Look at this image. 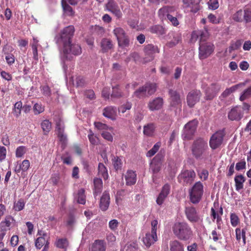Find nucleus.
I'll return each mask as SVG.
<instances>
[{"label":"nucleus","instance_id":"nucleus-2","mask_svg":"<svg viewBox=\"0 0 251 251\" xmlns=\"http://www.w3.org/2000/svg\"><path fill=\"white\" fill-rule=\"evenodd\" d=\"M173 230L177 238L182 241H187L192 236V231L191 227L185 223L175 224Z\"/></svg>","mask_w":251,"mask_h":251},{"label":"nucleus","instance_id":"nucleus-5","mask_svg":"<svg viewBox=\"0 0 251 251\" xmlns=\"http://www.w3.org/2000/svg\"><path fill=\"white\" fill-rule=\"evenodd\" d=\"M156 90V86L154 83H147L140 87L134 92V96L141 99L149 97L153 94Z\"/></svg>","mask_w":251,"mask_h":251},{"label":"nucleus","instance_id":"nucleus-44","mask_svg":"<svg viewBox=\"0 0 251 251\" xmlns=\"http://www.w3.org/2000/svg\"><path fill=\"white\" fill-rule=\"evenodd\" d=\"M26 151L27 149L25 147L23 146H19L16 150V156L18 158H21L24 156Z\"/></svg>","mask_w":251,"mask_h":251},{"label":"nucleus","instance_id":"nucleus-13","mask_svg":"<svg viewBox=\"0 0 251 251\" xmlns=\"http://www.w3.org/2000/svg\"><path fill=\"white\" fill-rule=\"evenodd\" d=\"M196 177V174L193 170H185L178 176L179 181L184 184H191Z\"/></svg>","mask_w":251,"mask_h":251},{"label":"nucleus","instance_id":"nucleus-35","mask_svg":"<svg viewBox=\"0 0 251 251\" xmlns=\"http://www.w3.org/2000/svg\"><path fill=\"white\" fill-rule=\"evenodd\" d=\"M30 46H31L33 50V57L34 59H37L38 56L37 48L39 46V41L36 38L33 37L32 41L30 43Z\"/></svg>","mask_w":251,"mask_h":251},{"label":"nucleus","instance_id":"nucleus-38","mask_svg":"<svg viewBox=\"0 0 251 251\" xmlns=\"http://www.w3.org/2000/svg\"><path fill=\"white\" fill-rule=\"evenodd\" d=\"M98 174L99 176L102 177L104 179L108 178L107 170L105 166L102 163H99L98 166Z\"/></svg>","mask_w":251,"mask_h":251},{"label":"nucleus","instance_id":"nucleus-10","mask_svg":"<svg viewBox=\"0 0 251 251\" xmlns=\"http://www.w3.org/2000/svg\"><path fill=\"white\" fill-rule=\"evenodd\" d=\"M222 88V85L219 83H211L204 91V99L206 100H213Z\"/></svg>","mask_w":251,"mask_h":251},{"label":"nucleus","instance_id":"nucleus-29","mask_svg":"<svg viewBox=\"0 0 251 251\" xmlns=\"http://www.w3.org/2000/svg\"><path fill=\"white\" fill-rule=\"evenodd\" d=\"M149 31L153 34H156L158 36L163 35L166 33V29L162 25H154L151 26Z\"/></svg>","mask_w":251,"mask_h":251},{"label":"nucleus","instance_id":"nucleus-33","mask_svg":"<svg viewBox=\"0 0 251 251\" xmlns=\"http://www.w3.org/2000/svg\"><path fill=\"white\" fill-rule=\"evenodd\" d=\"M244 83H240L233 86L229 88H226L221 94V98H226L230 95L232 93L235 92L240 86L244 85Z\"/></svg>","mask_w":251,"mask_h":251},{"label":"nucleus","instance_id":"nucleus-41","mask_svg":"<svg viewBox=\"0 0 251 251\" xmlns=\"http://www.w3.org/2000/svg\"><path fill=\"white\" fill-rule=\"evenodd\" d=\"M55 245L58 248L66 249L68 246V242L66 238H60L56 241Z\"/></svg>","mask_w":251,"mask_h":251},{"label":"nucleus","instance_id":"nucleus-58","mask_svg":"<svg viewBox=\"0 0 251 251\" xmlns=\"http://www.w3.org/2000/svg\"><path fill=\"white\" fill-rule=\"evenodd\" d=\"M132 104L129 102H126L125 104L121 105L119 108V111L124 113L127 110H130L131 108Z\"/></svg>","mask_w":251,"mask_h":251},{"label":"nucleus","instance_id":"nucleus-27","mask_svg":"<svg viewBox=\"0 0 251 251\" xmlns=\"http://www.w3.org/2000/svg\"><path fill=\"white\" fill-rule=\"evenodd\" d=\"M94 195L95 197L98 196L102 190V181L100 178H95L94 179Z\"/></svg>","mask_w":251,"mask_h":251},{"label":"nucleus","instance_id":"nucleus-24","mask_svg":"<svg viewBox=\"0 0 251 251\" xmlns=\"http://www.w3.org/2000/svg\"><path fill=\"white\" fill-rule=\"evenodd\" d=\"M208 36V32L206 30L201 31L197 30L194 31L191 34V41L192 42H195L198 39L200 38V42L202 40H205V38Z\"/></svg>","mask_w":251,"mask_h":251},{"label":"nucleus","instance_id":"nucleus-3","mask_svg":"<svg viewBox=\"0 0 251 251\" xmlns=\"http://www.w3.org/2000/svg\"><path fill=\"white\" fill-rule=\"evenodd\" d=\"M75 28L73 25H69L64 28L60 34L55 37L57 43L63 45V47H67L68 44L71 43L72 38L74 36Z\"/></svg>","mask_w":251,"mask_h":251},{"label":"nucleus","instance_id":"nucleus-40","mask_svg":"<svg viewBox=\"0 0 251 251\" xmlns=\"http://www.w3.org/2000/svg\"><path fill=\"white\" fill-rule=\"evenodd\" d=\"M22 102L21 101H17L14 104L13 112L16 117H19L21 114V108H22Z\"/></svg>","mask_w":251,"mask_h":251},{"label":"nucleus","instance_id":"nucleus-54","mask_svg":"<svg viewBox=\"0 0 251 251\" xmlns=\"http://www.w3.org/2000/svg\"><path fill=\"white\" fill-rule=\"evenodd\" d=\"M251 96V86L244 91L240 97V100L243 101Z\"/></svg>","mask_w":251,"mask_h":251},{"label":"nucleus","instance_id":"nucleus-9","mask_svg":"<svg viewBox=\"0 0 251 251\" xmlns=\"http://www.w3.org/2000/svg\"><path fill=\"white\" fill-rule=\"evenodd\" d=\"M197 125L198 121L196 120L191 121L185 125L182 134L184 139L190 140L192 138L197 128Z\"/></svg>","mask_w":251,"mask_h":251},{"label":"nucleus","instance_id":"nucleus-57","mask_svg":"<svg viewBox=\"0 0 251 251\" xmlns=\"http://www.w3.org/2000/svg\"><path fill=\"white\" fill-rule=\"evenodd\" d=\"M119 223L116 219H113L109 221V227L113 231H116L117 229Z\"/></svg>","mask_w":251,"mask_h":251},{"label":"nucleus","instance_id":"nucleus-23","mask_svg":"<svg viewBox=\"0 0 251 251\" xmlns=\"http://www.w3.org/2000/svg\"><path fill=\"white\" fill-rule=\"evenodd\" d=\"M110 203L109 194L105 191L100 198V207L102 211H105L109 207Z\"/></svg>","mask_w":251,"mask_h":251},{"label":"nucleus","instance_id":"nucleus-6","mask_svg":"<svg viewBox=\"0 0 251 251\" xmlns=\"http://www.w3.org/2000/svg\"><path fill=\"white\" fill-rule=\"evenodd\" d=\"M214 46L210 43L201 42L199 49V56L202 60L207 58L214 51Z\"/></svg>","mask_w":251,"mask_h":251},{"label":"nucleus","instance_id":"nucleus-37","mask_svg":"<svg viewBox=\"0 0 251 251\" xmlns=\"http://www.w3.org/2000/svg\"><path fill=\"white\" fill-rule=\"evenodd\" d=\"M145 51L147 54L152 55L154 53L159 52V50L157 46L152 44H148L145 47Z\"/></svg>","mask_w":251,"mask_h":251},{"label":"nucleus","instance_id":"nucleus-42","mask_svg":"<svg viewBox=\"0 0 251 251\" xmlns=\"http://www.w3.org/2000/svg\"><path fill=\"white\" fill-rule=\"evenodd\" d=\"M41 126L45 134L48 133L51 128V124L48 120H45L43 121L41 123Z\"/></svg>","mask_w":251,"mask_h":251},{"label":"nucleus","instance_id":"nucleus-19","mask_svg":"<svg viewBox=\"0 0 251 251\" xmlns=\"http://www.w3.org/2000/svg\"><path fill=\"white\" fill-rule=\"evenodd\" d=\"M176 8L173 6H164L158 10V16L162 19H166L168 18L169 15L175 12Z\"/></svg>","mask_w":251,"mask_h":251},{"label":"nucleus","instance_id":"nucleus-48","mask_svg":"<svg viewBox=\"0 0 251 251\" xmlns=\"http://www.w3.org/2000/svg\"><path fill=\"white\" fill-rule=\"evenodd\" d=\"M243 14V11L242 9H240L232 15V19L237 22H243V17L242 15Z\"/></svg>","mask_w":251,"mask_h":251},{"label":"nucleus","instance_id":"nucleus-34","mask_svg":"<svg viewBox=\"0 0 251 251\" xmlns=\"http://www.w3.org/2000/svg\"><path fill=\"white\" fill-rule=\"evenodd\" d=\"M161 163H156L151 161L150 164V169L152 173V178L154 179L156 176L155 175L157 174L161 169Z\"/></svg>","mask_w":251,"mask_h":251},{"label":"nucleus","instance_id":"nucleus-16","mask_svg":"<svg viewBox=\"0 0 251 251\" xmlns=\"http://www.w3.org/2000/svg\"><path fill=\"white\" fill-rule=\"evenodd\" d=\"M243 107L236 106L229 112L228 117L231 121H239L243 117Z\"/></svg>","mask_w":251,"mask_h":251},{"label":"nucleus","instance_id":"nucleus-50","mask_svg":"<svg viewBox=\"0 0 251 251\" xmlns=\"http://www.w3.org/2000/svg\"><path fill=\"white\" fill-rule=\"evenodd\" d=\"M230 223L232 226H236L240 222L238 216L234 213H231L230 215Z\"/></svg>","mask_w":251,"mask_h":251},{"label":"nucleus","instance_id":"nucleus-18","mask_svg":"<svg viewBox=\"0 0 251 251\" xmlns=\"http://www.w3.org/2000/svg\"><path fill=\"white\" fill-rule=\"evenodd\" d=\"M170 190V186L169 184H166L163 186L156 199V202L158 205H161L163 203L164 200L169 195Z\"/></svg>","mask_w":251,"mask_h":251},{"label":"nucleus","instance_id":"nucleus-4","mask_svg":"<svg viewBox=\"0 0 251 251\" xmlns=\"http://www.w3.org/2000/svg\"><path fill=\"white\" fill-rule=\"evenodd\" d=\"M203 193V186L202 184L198 181L196 182L189 192L190 201L194 204L199 202Z\"/></svg>","mask_w":251,"mask_h":251},{"label":"nucleus","instance_id":"nucleus-28","mask_svg":"<svg viewBox=\"0 0 251 251\" xmlns=\"http://www.w3.org/2000/svg\"><path fill=\"white\" fill-rule=\"evenodd\" d=\"M169 246L170 251H184L183 244L176 240L171 241Z\"/></svg>","mask_w":251,"mask_h":251},{"label":"nucleus","instance_id":"nucleus-14","mask_svg":"<svg viewBox=\"0 0 251 251\" xmlns=\"http://www.w3.org/2000/svg\"><path fill=\"white\" fill-rule=\"evenodd\" d=\"M185 213L187 218L192 223H197L201 220L196 208L193 206L186 207Z\"/></svg>","mask_w":251,"mask_h":251},{"label":"nucleus","instance_id":"nucleus-53","mask_svg":"<svg viewBox=\"0 0 251 251\" xmlns=\"http://www.w3.org/2000/svg\"><path fill=\"white\" fill-rule=\"evenodd\" d=\"M160 147V144L159 143H156L153 147L148 151L147 156L148 157H151L154 155L155 153L158 151Z\"/></svg>","mask_w":251,"mask_h":251},{"label":"nucleus","instance_id":"nucleus-56","mask_svg":"<svg viewBox=\"0 0 251 251\" xmlns=\"http://www.w3.org/2000/svg\"><path fill=\"white\" fill-rule=\"evenodd\" d=\"M90 142L93 145H96L98 142V138L94 135L91 130L89 131L88 135Z\"/></svg>","mask_w":251,"mask_h":251},{"label":"nucleus","instance_id":"nucleus-60","mask_svg":"<svg viewBox=\"0 0 251 251\" xmlns=\"http://www.w3.org/2000/svg\"><path fill=\"white\" fill-rule=\"evenodd\" d=\"M209 9L215 10L219 7V2L218 0H209L208 2Z\"/></svg>","mask_w":251,"mask_h":251},{"label":"nucleus","instance_id":"nucleus-55","mask_svg":"<svg viewBox=\"0 0 251 251\" xmlns=\"http://www.w3.org/2000/svg\"><path fill=\"white\" fill-rule=\"evenodd\" d=\"M180 40L181 36L178 34H176L174 36L173 40L168 42L167 43V45L169 47H172L176 45L177 44H178V42L180 41Z\"/></svg>","mask_w":251,"mask_h":251},{"label":"nucleus","instance_id":"nucleus-12","mask_svg":"<svg viewBox=\"0 0 251 251\" xmlns=\"http://www.w3.org/2000/svg\"><path fill=\"white\" fill-rule=\"evenodd\" d=\"M105 9L112 13L117 19L122 17L123 14L118 4L114 0H108Z\"/></svg>","mask_w":251,"mask_h":251},{"label":"nucleus","instance_id":"nucleus-17","mask_svg":"<svg viewBox=\"0 0 251 251\" xmlns=\"http://www.w3.org/2000/svg\"><path fill=\"white\" fill-rule=\"evenodd\" d=\"M157 240V236L156 233L148 232L147 233L144 237H143L142 241L144 244L149 248L151 245L153 244Z\"/></svg>","mask_w":251,"mask_h":251},{"label":"nucleus","instance_id":"nucleus-8","mask_svg":"<svg viewBox=\"0 0 251 251\" xmlns=\"http://www.w3.org/2000/svg\"><path fill=\"white\" fill-rule=\"evenodd\" d=\"M225 133L223 130H219L214 133L210 137L209 146L212 150H215L221 146L223 142Z\"/></svg>","mask_w":251,"mask_h":251},{"label":"nucleus","instance_id":"nucleus-62","mask_svg":"<svg viewBox=\"0 0 251 251\" xmlns=\"http://www.w3.org/2000/svg\"><path fill=\"white\" fill-rule=\"evenodd\" d=\"M14 221V219L13 217H12L10 216H6L4 220L2 221H1L0 223H2V224L4 225L5 226H6L7 227H9L11 223Z\"/></svg>","mask_w":251,"mask_h":251},{"label":"nucleus","instance_id":"nucleus-7","mask_svg":"<svg viewBox=\"0 0 251 251\" xmlns=\"http://www.w3.org/2000/svg\"><path fill=\"white\" fill-rule=\"evenodd\" d=\"M113 33L117 38L120 46L128 47L129 45V39L125 31L118 27L113 30Z\"/></svg>","mask_w":251,"mask_h":251},{"label":"nucleus","instance_id":"nucleus-43","mask_svg":"<svg viewBox=\"0 0 251 251\" xmlns=\"http://www.w3.org/2000/svg\"><path fill=\"white\" fill-rule=\"evenodd\" d=\"M64 128L65 126L63 121L60 118H59L58 120L56 121L55 130L56 131L57 134L59 133L64 132Z\"/></svg>","mask_w":251,"mask_h":251},{"label":"nucleus","instance_id":"nucleus-45","mask_svg":"<svg viewBox=\"0 0 251 251\" xmlns=\"http://www.w3.org/2000/svg\"><path fill=\"white\" fill-rule=\"evenodd\" d=\"M44 106L40 103H36L33 107V111L35 115L39 114L44 112Z\"/></svg>","mask_w":251,"mask_h":251},{"label":"nucleus","instance_id":"nucleus-31","mask_svg":"<svg viewBox=\"0 0 251 251\" xmlns=\"http://www.w3.org/2000/svg\"><path fill=\"white\" fill-rule=\"evenodd\" d=\"M101 50L103 52H107L113 47L112 41L108 39H103L100 43Z\"/></svg>","mask_w":251,"mask_h":251},{"label":"nucleus","instance_id":"nucleus-49","mask_svg":"<svg viewBox=\"0 0 251 251\" xmlns=\"http://www.w3.org/2000/svg\"><path fill=\"white\" fill-rule=\"evenodd\" d=\"M113 164L114 168L116 170L121 169L122 167V161L121 159L119 157H114L112 159Z\"/></svg>","mask_w":251,"mask_h":251},{"label":"nucleus","instance_id":"nucleus-1","mask_svg":"<svg viewBox=\"0 0 251 251\" xmlns=\"http://www.w3.org/2000/svg\"><path fill=\"white\" fill-rule=\"evenodd\" d=\"M208 150L207 141L201 138L195 140L191 147L193 156L196 159L200 160L207 157Z\"/></svg>","mask_w":251,"mask_h":251},{"label":"nucleus","instance_id":"nucleus-52","mask_svg":"<svg viewBox=\"0 0 251 251\" xmlns=\"http://www.w3.org/2000/svg\"><path fill=\"white\" fill-rule=\"evenodd\" d=\"M47 242L44 237H39L35 241V245L37 249H40Z\"/></svg>","mask_w":251,"mask_h":251},{"label":"nucleus","instance_id":"nucleus-26","mask_svg":"<svg viewBox=\"0 0 251 251\" xmlns=\"http://www.w3.org/2000/svg\"><path fill=\"white\" fill-rule=\"evenodd\" d=\"M125 179L126 184L127 185H132L136 183V175L135 172L133 171H128L125 175Z\"/></svg>","mask_w":251,"mask_h":251},{"label":"nucleus","instance_id":"nucleus-61","mask_svg":"<svg viewBox=\"0 0 251 251\" xmlns=\"http://www.w3.org/2000/svg\"><path fill=\"white\" fill-rule=\"evenodd\" d=\"M244 21L246 23L251 22V10L249 9H244Z\"/></svg>","mask_w":251,"mask_h":251},{"label":"nucleus","instance_id":"nucleus-32","mask_svg":"<svg viewBox=\"0 0 251 251\" xmlns=\"http://www.w3.org/2000/svg\"><path fill=\"white\" fill-rule=\"evenodd\" d=\"M236 190L239 191L243 188V183L245 181L244 176L242 175L236 176L234 178Z\"/></svg>","mask_w":251,"mask_h":251},{"label":"nucleus","instance_id":"nucleus-51","mask_svg":"<svg viewBox=\"0 0 251 251\" xmlns=\"http://www.w3.org/2000/svg\"><path fill=\"white\" fill-rule=\"evenodd\" d=\"M25 205V202L23 199L19 200L17 202H15L14 208L15 211H20L24 209Z\"/></svg>","mask_w":251,"mask_h":251},{"label":"nucleus","instance_id":"nucleus-63","mask_svg":"<svg viewBox=\"0 0 251 251\" xmlns=\"http://www.w3.org/2000/svg\"><path fill=\"white\" fill-rule=\"evenodd\" d=\"M174 26H177L179 25V22L176 16L173 15H169L168 18L167 19Z\"/></svg>","mask_w":251,"mask_h":251},{"label":"nucleus","instance_id":"nucleus-59","mask_svg":"<svg viewBox=\"0 0 251 251\" xmlns=\"http://www.w3.org/2000/svg\"><path fill=\"white\" fill-rule=\"evenodd\" d=\"M242 45V42L240 40L236 41L235 43L231 44L229 48V51L231 52L232 50L239 49Z\"/></svg>","mask_w":251,"mask_h":251},{"label":"nucleus","instance_id":"nucleus-64","mask_svg":"<svg viewBox=\"0 0 251 251\" xmlns=\"http://www.w3.org/2000/svg\"><path fill=\"white\" fill-rule=\"evenodd\" d=\"M30 166V162L28 160H24L21 164H20V168L22 169L23 172L26 171Z\"/></svg>","mask_w":251,"mask_h":251},{"label":"nucleus","instance_id":"nucleus-21","mask_svg":"<svg viewBox=\"0 0 251 251\" xmlns=\"http://www.w3.org/2000/svg\"><path fill=\"white\" fill-rule=\"evenodd\" d=\"M184 5L188 8L190 11L196 13L200 9V5L198 0H183Z\"/></svg>","mask_w":251,"mask_h":251},{"label":"nucleus","instance_id":"nucleus-15","mask_svg":"<svg viewBox=\"0 0 251 251\" xmlns=\"http://www.w3.org/2000/svg\"><path fill=\"white\" fill-rule=\"evenodd\" d=\"M201 96L199 90H193L190 92L187 97V102L190 107H193L198 102Z\"/></svg>","mask_w":251,"mask_h":251},{"label":"nucleus","instance_id":"nucleus-47","mask_svg":"<svg viewBox=\"0 0 251 251\" xmlns=\"http://www.w3.org/2000/svg\"><path fill=\"white\" fill-rule=\"evenodd\" d=\"M95 127L100 130L102 131H105L108 130H111L112 127L108 126L105 124H103L100 122H95L94 123Z\"/></svg>","mask_w":251,"mask_h":251},{"label":"nucleus","instance_id":"nucleus-36","mask_svg":"<svg viewBox=\"0 0 251 251\" xmlns=\"http://www.w3.org/2000/svg\"><path fill=\"white\" fill-rule=\"evenodd\" d=\"M155 126L153 123L149 124L144 126V134L147 136H151L154 131Z\"/></svg>","mask_w":251,"mask_h":251},{"label":"nucleus","instance_id":"nucleus-46","mask_svg":"<svg viewBox=\"0 0 251 251\" xmlns=\"http://www.w3.org/2000/svg\"><path fill=\"white\" fill-rule=\"evenodd\" d=\"M84 192L85 190L83 189H80L78 190L77 202L80 204H84L85 203L86 200Z\"/></svg>","mask_w":251,"mask_h":251},{"label":"nucleus","instance_id":"nucleus-30","mask_svg":"<svg viewBox=\"0 0 251 251\" xmlns=\"http://www.w3.org/2000/svg\"><path fill=\"white\" fill-rule=\"evenodd\" d=\"M169 94L171 100V103L172 106H176L180 103V96L176 91L170 90Z\"/></svg>","mask_w":251,"mask_h":251},{"label":"nucleus","instance_id":"nucleus-25","mask_svg":"<svg viewBox=\"0 0 251 251\" xmlns=\"http://www.w3.org/2000/svg\"><path fill=\"white\" fill-rule=\"evenodd\" d=\"M116 108L111 106L105 107L103 111V115L112 120L116 119Z\"/></svg>","mask_w":251,"mask_h":251},{"label":"nucleus","instance_id":"nucleus-39","mask_svg":"<svg viewBox=\"0 0 251 251\" xmlns=\"http://www.w3.org/2000/svg\"><path fill=\"white\" fill-rule=\"evenodd\" d=\"M61 4L64 12L67 15L73 16L74 14L73 8L67 4L66 0H62Z\"/></svg>","mask_w":251,"mask_h":251},{"label":"nucleus","instance_id":"nucleus-11","mask_svg":"<svg viewBox=\"0 0 251 251\" xmlns=\"http://www.w3.org/2000/svg\"><path fill=\"white\" fill-rule=\"evenodd\" d=\"M81 53V49L78 44H71L69 43L67 47H63V53L64 56L67 58L70 59L69 56L70 54L78 55Z\"/></svg>","mask_w":251,"mask_h":251},{"label":"nucleus","instance_id":"nucleus-20","mask_svg":"<svg viewBox=\"0 0 251 251\" xmlns=\"http://www.w3.org/2000/svg\"><path fill=\"white\" fill-rule=\"evenodd\" d=\"M163 104V99L161 98L158 97L150 100L148 104V107L151 111L158 110L162 108Z\"/></svg>","mask_w":251,"mask_h":251},{"label":"nucleus","instance_id":"nucleus-22","mask_svg":"<svg viewBox=\"0 0 251 251\" xmlns=\"http://www.w3.org/2000/svg\"><path fill=\"white\" fill-rule=\"evenodd\" d=\"M106 243L102 240H96L90 247V251H105Z\"/></svg>","mask_w":251,"mask_h":251}]
</instances>
